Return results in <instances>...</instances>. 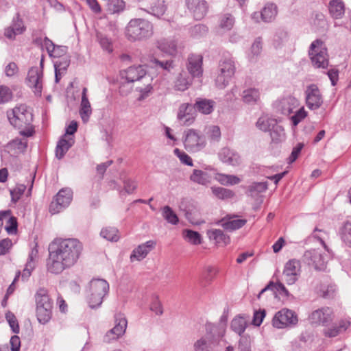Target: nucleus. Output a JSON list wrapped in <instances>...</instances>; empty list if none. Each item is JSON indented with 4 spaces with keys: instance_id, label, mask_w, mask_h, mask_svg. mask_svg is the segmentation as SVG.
I'll return each instance as SVG.
<instances>
[{
    "instance_id": "obj_30",
    "label": "nucleus",
    "mask_w": 351,
    "mask_h": 351,
    "mask_svg": "<svg viewBox=\"0 0 351 351\" xmlns=\"http://www.w3.org/2000/svg\"><path fill=\"white\" fill-rule=\"evenodd\" d=\"M193 77L189 76L186 71H182L175 79L174 89L178 91H184L187 90L192 84Z\"/></svg>"
},
{
    "instance_id": "obj_5",
    "label": "nucleus",
    "mask_w": 351,
    "mask_h": 351,
    "mask_svg": "<svg viewBox=\"0 0 351 351\" xmlns=\"http://www.w3.org/2000/svg\"><path fill=\"white\" fill-rule=\"evenodd\" d=\"M236 71L235 62L232 57H223L219 63V73L216 77V85L224 88L232 80Z\"/></svg>"
},
{
    "instance_id": "obj_36",
    "label": "nucleus",
    "mask_w": 351,
    "mask_h": 351,
    "mask_svg": "<svg viewBox=\"0 0 351 351\" xmlns=\"http://www.w3.org/2000/svg\"><path fill=\"white\" fill-rule=\"evenodd\" d=\"M243 101L247 104L253 105L257 103L260 99L259 90L255 88L245 89L242 93Z\"/></svg>"
},
{
    "instance_id": "obj_39",
    "label": "nucleus",
    "mask_w": 351,
    "mask_h": 351,
    "mask_svg": "<svg viewBox=\"0 0 351 351\" xmlns=\"http://www.w3.org/2000/svg\"><path fill=\"white\" fill-rule=\"evenodd\" d=\"M246 222L245 219H237L234 216L229 217L226 221L223 220L222 226L225 230L233 231L243 227Z\"/></svg>"
},
{
    "instance_id": "obj_44",
    "label": "nucleus",
    "mask_w": 351,
    "mask_h": 351,
    "mask_svg": "<svg viewBox=\"0 0 351 351\" xmlns=\"http://www.w3.org/2000/svg\"><path fill=\"white\" fill-rule=\"evenodd\" d=\"M100 235L103 239H106L108 241H118L120 239L119 231L114 227L102 229L100 232Z\"/></svg>"
},
{
    "instance_id": "obj_50",
    "label": "nucleus",
    "mask_w": 351,
    "mask_h": 351,
    "mask_svg": "<svg viewBox=\"0 0 351 351\" xmlns=\"http://www.w3.org/2000/svg\"><path fill=\"white\" fill-rule=\"evenodd\" d=\"M234 23V17L230 14H226L221 17L219 26L224 30H230L232 28Z\"/></svg>"
},
{
    "instance_id": "obj_3",
    "label": "nucleus",
    "mask_w": 351,
    "mask_h": 351,
    "mask_svg": "<svg viewBox=\"0 0 351 351\" xmlns=\"http://www.w3.org/2000/svg\"><path fill=\"white\" fill-rule=\"evenodd\" d=\"M153 34V24L145 19H132L125 27V36L130 41L147 40L151 38Z\"/></svg>"
},
{
    "instance_id": "obj_41",
    "label": "nucleus",
    "mask_w": 351,
    "mask_h": 351,
    "mask_svg": "<svg viewBox=\"0 0 351 351\" xmlns=\"http://www.w3.org/2000/svg\"><path fill=\"white\" fill-rule=\"evenodd\" d=\"M270 132L271 138L273 143H278L285 139V130L282 126L276 123L275 127H272Z\"/></svg>"
},
{
    "instance_id": "obj_34",
    "label": "nucleus",
    "mask_w": 351,
    "mask_h": 351,
    "mask_svg": "<svg viewBox=\"0 0 351 351\" xmlns=\"http://www.w3.org/2000/svg\"><path fill=\"white\" fill-rule=\"evenodd\" d=\"M350 323L347 320H341L338 324L332 326L325 331V335L329 337H335L345 332L350 326Z\"/></svg>"
},
{
    "instance_id": "obj_12",
    "label": "nucleus",
    "mask_w": 351,
    "mask_h": 351,
    "mask_svg": "<svg viewBox=\"0 0 351 351\" xmlns=\"http://www.w3.org/2000/svg\"><path fill=\"white\" fill-rule=\"evenodd\" d=\"M115 326L108 330L104 337V341L110 343L117 340L125 332L128 322L125 317L121 313L114 316Z\"/></svg>"
},
{
    "instance_id": "obj_40",
    "label": "nucleus",
    "mask_w": 351,
    "mask_h": 351,
    "mask_svg": "<svg viewBox=\"0 0 351 351\" xmlns=\"http://www.w3.org/2000/svg\"><path fill=\"white\" fill-rule=\"evenodd\" d=\"M277 14V7L274 3L267 4L261 12L262 20L265 23L273 21Z\"/></svg>"
},
{
    "instance_id": "obj_2",
    "label": "nucleus",
    "mask_w": 351,
    "mask_h": 351,
    "mask_svg": "<svg viewBox=\"0 0 351 351\" xmlns=\"http://www.w3.org/2000/svg\"><path fill=\"white\" fill-rule=\"evenodd\" d=\"M10 123L20 130V134L26 137L33 135L32 127L33 114L25 105H20L7 112Z\"/></svg>"
},
{
    "instance_id": "obj_35",
    "label": "nucleus",
    "mask_w": 351,
    "mask_h": 351,
    "mask_svg": "<svg viewBox=\"0 0 351 351\" xmlns=\"http://www.w3.org/2000/svg\"><path fill=\"white\" fill-rule=\"evenodd\" d=\"M104 6L108 14H119L125 10V3L123 0H108L104 2Z\"/></svg>"
},
{
    "instance_id": "obj_61",
    "label": "nucleus",
    "mask_w": 351,
    "mask_h": 351,
    "mask_svg": "<svg viewBox=\"0 0 351 351\" xmlns=\"http://www.w3.org/2000/svg\"><path fill=\"white\" fill-rule=\"evenodd\" d=\"M209 138L211 141L218 142L221 138V130L217 125H211L208 128Z\"/></svg>"
},
{
    "instance_id": "obj_63",
    "label": "nucleus",
    "mask_w": 351,
    "mask_h": 351,
    "mask_svg": "<svg viewBox=\"0 0 351 351\" xmlns=\"http://www.w3.org/2000/svg\"><path fill=\"white\" fill-rule=\"evenodd\" d=\"M150 309L154 312L156 315H162L163 313L162 306L161 302L158 298L154 299L150 305Z\"/></svg>"
},
{
    "instance_id": "obj_19",
    "label": "nucleus",
    "mask_w": 351,
    "mask_h": 351,
    "mask_svg": "<svg viewBox=\"0 0 351 351\" xmlns=\"http://www.w3.org/2000/svg\"><path fill=\"white\" fill-rule=\"evenodd\" d=\"M31 250L28 255L27 261L22 273V278L26 280L32 274V271L34 269L36 263L38 261V243H34L30 246Z\"/></svg>"
},
{
    "instance_id": "obj_49",
    "label": "nucleus",
    "mask_w": 351,
    "mask_h": 351,
    "mask_svg": "<svg viewBox=\"0 0 351 351\" xmlns=\"http://www.w3.org/2000/svg\"><path fill=\"white\" fill-rule=\"evenodd\" d=\"M219 182L223 185H233L239 184L241 182L240 178L234 175L219 174Z\"/></svg>"
},
{
    "instance_id": "obj_8",
    "label": "nucleus",
    "mask_w": 351,
    "mask_h": 351,
    "mask_svg": "<svg viewBox=\"0 0 351 351\" xmlns=\"http://www.w3.org/2000/svg\"><path fill=\"white\" fill-rule=\"evenodd\" d=\"M308 55L315 67L322 69L328 67L329 61L327 49L321 40L317 39L311 44Z\"/></svg>"
},
{
    "instance_id": "obj_15",
    "label": "nucleus",
    "mask_w": 351,
    "mask_h": 351,
    "mask_svg": "<svg viewBox=\"0 0 351 351\" xmlns=\"http://www.w3.org/2000/svg\"><path fill=\"white\" fill-rule=\"evenodd\" d=\"M309 319L312 324L326 326L333 319V311L327 306L322 307L313 311Z\"/></svg>"
},
{
    "instance_id": "obj_26",
    "label": "nucleus",
    "mask_w": 351,
    "mask_h": 351,
    "mask_svg": "<svg viewBox=\"0 0 351 351\" xmlns=\"http://www.w3.org/2000/svg\"><path fill=\"white\" fill-rule=\"evenodd\" d=\"M177 40L173 38H162L156 41L157 48L170 56L177 53Z\"/></svg>"
},
{
    "instance_id": "obj_52",
    "label": "nucleus",
    "mask_w": 351,
    "mask_h": 351,
    "mask_svg": "<svg viewBox=\"0 0 351 351\" xmlns=\"http://www.w3.org/2000/svg\"><path fill=\"white\" fill-rule=\"evenodd\" d=\"M335 291V285H321L318 294L324 298H330L333 296Z\"/></svg>"
},
{
    "instance_id": "obj_33",
    "label": "nucleus",
    "mask_w": 351,
    "mask_h": 351,
    "mask_svg": "<svg viewBox=\"0 0 351 351\" xmlns=\"http://www.w3.org/2000/svg\"><path fill=\"white\" fill-rule=\"evenodd\" d=\"M330 16L335 19H341L345 13V5L341 0H331L328 4Z\"/></svg>"
},
{
    "instance_id": "obj_23",
    "label": "nucleus",
    "mask_w": 351,
    "mask_h": 351,
    "mask_svg": "<svg viewBox=\"0 0 351 351\" xmlns=\"http://www.w3.org/2000/svg\"><path fill=\"white\" fill-rule=\"evenodd\" d=\"M304 261L317 270L324 268V258L320 252L317 250H307L304 254Z\"/></svg>"
},
{
    "instance_id": "obj_11",
    "label": "nucleus",
    "mask_w": 351,
    "mask_h": 351,
    "mask_svg": "<svg viewBox=\"0 0 351 351\" xmlns=\"http://www.w3.org/2000/svg\"><path fill=\"white\" fill-rule=\"evenodd\" d=\"M73 197V191L69 188L62 189L57 193L55 199L51 202L49 211L51 214L60 213L62 209L67 207Z\"/></svg>"
},
{
    "instance_id": "obj_29",
    "label": "nucleus",
    "mask_w": 351,
    "mask_h": 351,
    "mask_svg": "<svg viewBox=\"0 0 351 351\" xmlns=\"http://www.w3.org/2000/svg\"><path fill=\"white\" fill-rule=\"evenodd\" d=\"M215 102L213 100L198 97L193 104L195 114L199 112L204 114H209L214 110Z\"/></svg>"
},
{
    "instance_id": "obj_42",
    "label": "nucleus",
    "mask_w": 351,
    "mask_h": 351,
    "mask_svg": "<svg viewBox=\"0 0 351 351\" xmlns=\"http://www.w3.org/2000/svg\"><path fill=\"white\" fill-rule=\"evenodd\" d=\"M52 308H36V317L39 323L45 324L49 322L52 316Z\"/></svg>"
},
{
    "instance_id": "obj_18",
    "label": "nucleus",
    "mask_w": 351,
    "mask_h": 351,
    "mask_svg": "<svg viewBox=\"0 0 351 351\" xmlns=\"http://www.w3.org/2000/svg\"><path fill=\"white\" fill-rule=\"evenodd\" d=\"M177 118L182 125H189L193 123L195 118L193 105L189 103L182 104L179 107Z\"/></svg>"
},
{
    "instance_id": "obj_20",
    "label": "nucleus",
    "mask_w": 351,
    "mask_h": 351,
    "mask_svg": "<svg viewBox=\"0 0 351 351\" xmlns=\"http://www.w3.org/2000/svg\"><path fill=\"white\" fill-rule=\"evenodd\" d=\"M202 60L203 58L201 55L191 54L189 56L186 69L189 73L193 78L199 77L202 75Z\"/></svg>"
},
{
    "instance_id": "obj_46",
    "label": "nucleus",
    "mask_w": 351,
    "mask_h": 351,
    "mask_svg": "<svg viewBox=\"0 0 351 351\" xmlns=\"http://www.w3.org/2000/svg\"><path fill=\"white\" fill-rule=\"evenodd\" d=\"M267 290H276L278 291L280 293H284L285 295L287 296L289 295V292L285 285L282 283H276L274 284L272 282H270L264 289H263L259 294L258 295V298L260 299L261 295Z\"/></svg>"
},
{
    "instance_id": "obj_38",
    "label": "nucleus",
    "mask_w": 351,
    "mask_h": 351,
    "mask_svg": "<svg viewBox=\"0 0 351 351\" xmlns=\"http://www.w3.org/2000/svg\"><path fill=\"white\" fill-rule=\"evenodd\" d=\"M74 143V141L73 138H69L68 140L62 138L58 142L56 149V156L58 159H61L64 157V154L68 152L69 148Z\"/></svg>"
},
{
    "instance_id": "obj_54",
    "label": "nucleus",
    "mask_w": 351,
    "mask_h": 351,
    "mask_svg": "<svg viewBox=\"0 0 351 351\" xmlns=\"http://www.w3.org/2000/svg\"><path fill=\"white\" fill-rule=\"evenodd\" d=\"M208 32V28L203 24H197L191 29V34L194 38H199L205 35Z\"/></svg>"
},
{
    "instance_id": "obj_37",
    "label": "nucleus",
    "mask_w": 351,
    "mask_h": 351,
    "mask_svg": "<svg viewBox=\"0 0 351 351\" xmlns=\"http://www.w3.org/2000/svg\"><path fill=\"white\" fill-rule=\"evenodd\" d=\"M276 122L277 120L276 119L264 115L258 118L256 123V126L263 132H269L272 127H275Z\"/></svg>"
},
{
    "instance_id": "obj_16",
    "label": "nucleus",
    "mask_w": 351,
    "mask_h": 351,
    "mask_svg": "<svg viewBox=\"0 0 351 351\" xmlns=\"http://www.w3.org/2000/svg\"><path fill=\"white\" fill-rule=\"evenodd\" d=\"M185 4L195 20L202 19L208 12V5L205 0H185Z\"/></svg>"
},
{
    "instance_id": "obj_21",
    "label": "nucleus",
    "mask_w": 351,
    "mask_h": 351,
    "mask_svg": "<svg viewBox=\"0 0 351 351\" xmlns=\"http://www.w3.org/2000/svg\"><path fill=\"white\" fill-rule=\"evenodd\" d=\"M300 263L299 261L292 259L289 261L285 265L283 276L285 281L289 285H293L297 280L299 274Z\"/></svg>"
},
{
    "instance_id": "obj_58",
    "label": "nucleus",
    "mask_w": 351,
    "mask_h": 351,
    "mask_svg": "<svg viewBox=\"0 0 351 351\" xmlns=\"http://www.w3.org/2000/svg\"><path fill=\"white\" fill-rule=\"evenodd\" d=\"M18 223L16 218L14 217H9L5 229L10 234H15L17 231Z\"/></svg>"
},
{
    "instance_id": "obj_6",
    "label": "nucleus",
    "mask_w": 351,
    "mask_h": 351,
    "mask_svg": "<svg viewBox=\"0 0 351 351\" xmlns=\"http://www.w3.org/2000/svg\"><path fill=\"white\" fill-rule=\"evenodd\" d=\"M120 76L121 79L124 80V82H121L119 87V93L123 95H126L130 92V90L126 92L124 90L125 83L129 84L141 80H149V76L147 75V71L143 65H134L122 70L120 72Z\"/></svg>"
},
{
    "instance_id": "obj_13",
    "label": "nucleus",
    "mask_w": 351,
    "mask_h": 351,
    "mask_svg": "<svg viewBox=\"0 0 351 351\" xmlns=\"http://www.w3.org/2000/svg\"><path fill=\"white\" fill-rule=\"evenodd\" d=\"M43 72L42 69L38 66L32 67L26 78L27 84L30 87L37 97H40L43 90Z\"/></svg>"
},
{
    "instance_id": "obj_32",
    "label": "nucleus",
    "mask_w": 351,
    "mask_h": 351,
    "mask_svg": "<svg viewBox=\"0 0 351 351\" xmlns=\"http://www.w3.org/2000/svg\"><path fill=\"white\" fill-rule=\"evenodd\" d=\"M36 308L53 307V302L48 291L44 288L39 289L35 294Z\"/></svg>"
},
{
    "instance_id": "obj_9",
    "label": "nucleus",
    "mask_w": 351,
    "mask_h": 351,
    "mask_svg": "<svg viewBox=\"0 0 351 351\" xmlns=\"http://www.w3.org/2000/svg\"><path fill=\"white\" fill-rule=\"evenodd\" d=\"M184 147L190 152H198L206 146V137L204 134L193 129L186 132Z\"/></svg>"
},
{
    "instance_id": "obj_47",
    "label": "nucleus",
    "mask_w": 351,
    "mask_h": 351,
    "mask_svg": "<svg viewBox=\"0 0 351 351\" xmlns=\"http://www.w3.org/2000/svg\"><path fill=\"white\" fill-rule=\"evenodd\" d=\"M212 192L217 198L221 199H230L234 195L232 191L223 187H212Z\"/></svg>"
},
{
    "instance_id": "obj_4",
    "label": "nucleus",
    "mask_w": 351,
    "mask_h": 351,
    "mask_svg": "<svg viewBox=\"0 0 351 351\" xmlns=\"http://www.w3.org/2000/svg\"><path fill=\"white\" fill-rule=\"evenodd\" d=\"M90 294L88 297V303L91 308L101 306L104 297L108 293L109 284L101 278H94L90 283Z\"/></svg>"
},
{
    "instance_id": "obj_31",
    "label": "nucleus",
    "mask_w": 351,
    "mask_h": 351,
    "mask_svg": "<svg viewBox=\"0 0 351 351\" xmlns=\"http://www.w3.org/2000/svg\"><path fill=\"white\" fill-rule=\"evenodd\" d=\"M87 88L84 87L82 93V100L80 108V114L84 123L88 122L92 114V108L87 97Z\"/></svg>"
},
{
    "instance_id": "obj_1",
    "label": "nucleus",
    "mask_w": 351,
    "mask_h": 351,
    "mask_svg": "<svg viewBox=\"0 0 351 351\" xmlns=\"http://www.w3.org/2000/svg\"><path fill=\"white\" fill-rule=\"evenodd\" d=\"M82 248V243H50L47 271L57 275L72 267L77 263Z\"/></svg>"
},
{
    "instance_id": "obj_22",
    "label": "nucleus",
    "mask_w": 351,
    "mask_h": 351,
    "mask_svg": "<svg viewBox=\"0 0 351 351\" xmlns=\"http://www.w3.org/2000/svg\"><path fill=\"white\" fill-rule=\"evenodd\" d=\"M149 65L151 68L160 72L169 73L173 69L174 61L171 59H164L162 56H153L150 57Z\"/></svg>"
},
{
    "instance_id": "obj_28",
    "label": "nucleus",
    "mask_w": 351,
    "mask_h": 351,
    "mask_svg": "<svg viewBox=\"0 0 351 351\" xmlns=\"http://www.w3.org/2000/svg\"><path fill=\"white\" fill-rule=\"evenodd\" d=\"M44 45L49 56L51 58H60L67 53V47L55 45L47 37L44 38Z\"/></svg>"
},
{
    "instance_id": "obj_7",
    "label": "nucleus",
    "mask_w": 351,
    "mask_h": 351,
    "mask_svg": "<svg viewBox=\"0 0 351 351\" xmlns=\"http://www.w3.org/2000/svg\"><path fill=\"white\" fill-rule=\"evenodd\" d=\"M217 326L212 324H206V334L197 339L193 343L194 351H213L218 345L219 337H216Z\"/></svg>"
},
{
    "instance_id": "obj_48",
    "label": "nucleus",
    "mask_w": 351,
    "mask_h": 351,
    "mask_svg": "<svg viewBox=\"0 0 351 351\" xmlns=\"http://www.w3.org/2000/svg\"><path fill=\"white\" fill-rule=\"evenodd\" d=\"M190 178L193 182L202 185L208 182L207 173L202 170L194 169Z\"/></svg>"
},
{
    "instance_id": "obj_14",
    "label": "nucleus",
    "mask_w": 351,
    "mask_h": 351,
    "mask_svg": "<svg viewBox=\"0 0 351 351\" xmlns=\"http://www.w3.org/2000/svg\"><path fill=\"white\" fill-rule=\"evenodd\" d=\"M305 95L306 106L309 109L317 110L323 104L322 95L316 84H312L308 86Z\"/></svg>"
},
{
    "instance_id": "obj_51",
    "label": "nucleus",
    "mask_w": 351,
    "mask_h": 351,
    "mask_svg": "<svg viewBox=\"0 0 351 351\" xmlns=\"http://www.w3.org/2000/svg\"><path fill=\"white\" fill-rule=\"evenodd\" d=\"M26 189L24 184H19L14 189L10 190L11 200L13 203H16L21 198Z\"/></svg>"
},
{
    "instance_id": "obj_27",
    "label": "nucleus",
    "mask_w": 351,
    "mask_h": 351,
    "mask_svg": "<svg viewBox=\"0 0 351 351\" xmlns=\"http://www.w3.org/2000/svg\"><path fill=\"white\" fill-rule=\"evenodd\" d=\"M155 243H145L140 244L134 248L130 255V261H140L144 259L147 254L155 247Z\"/></svg>"
},
{
    "instance_id": "obj_60",
    "label": "nucleus",
    "mask_w": 351,
    "mask_h": 351,
    "mask_svg": "<svg viewBox=\"0 0 351 351\" xmlns=\"http://www.w3.org/2000/svg\"><path fill=\"white\" fill-rule=\"evenodd\" d=\"M173 152L175 155L180 158L182 163L188 166H193L191 158L185 152L180 151L178 148H176Z\"/></svg>"
},
{
    "instance_id": "obj_25",
    "label": "nucleus",
    "mask_w": 351,
    "mask_h": 351,
    "mask_svg": "<svg viewBox=\"0 0 351 351\" xmlns=\"http://www.w3.org/2000/svg\"><path fill=\"white\" fill-rule=\"evenodd\" d=\"M142 10L145 12L160 19L166 12L167 5L165 3V0H152L147 8H142Z\"/></svg>"
},
{
    "instance_id": "obj_45",
    "label": "nucleus",
    "mask_w": 351,
    "mask_h": 351,
    "mask_svg": "<svg viewBox=\"0 0 351 351\" xmlns=\"http://www.w3.org/2000/svg\"><path fill=\"white\" fill-rule=\"evenodd\" d=\"M162 215L163 218L169 223L176 225L179 222V219L176 213L169 206H165L162 208Z\"/></svg>"
},
{
    "instance_id": "obj_43",
    "label": "nucleus",
    "mask_w": 351,
    "mask_h": 351,
    "mask_svg": "<svg viewBox=\"0 0 351 351\" xmlns=\"http://www.w3.org/2000/svg\"><path fill=\"white\" fill-rule=\"evenodd\" d=\"M246 327L247 322L241 316L235 317L231 322V328L239 335L244 332Z\"/></svg>"
},
{
    "instance_id": "obj_59",
    "label": "nucleus",
    "mask_w": 351,
    "mask_h": 351,
    "mask_svg": "<svg viewBox=\"0 0 351 351\" xmlns=\"http://www.w3.org/2000/svg\"><path fill=\"white\" fill-rule=\"evenodd\" d=\"M12 91L5 86H0V104H4L12 99Z\"/></svg>"
},
{
    "instance_id": "obj_64",
    "label": "nucleus",
    "mask_w": 351,
    "mask_h": 351,
    "mask_svg": "<svg viewBox=\"0 0 351 351\" xmlns=\"http://www.w3.org/2000/svg\"><path fill=\"white\" fill-rule=\"evenodd\" d=\"M265 317V311L260 310L258 311H255L254 313L252 323L254 326H259Z\"/></svg>"
},
{
    "instance_id": "obj_56",
    "label": "nucleus",
    "mask_w": 351,
    "mask_h": 351,
    "mask_svg": "<svg viewBox=\"0 0 351 351\" xmlns=\"http://www.w3.org/2000/svg\"><path fill=\"white\" fill-rule=\"evenodd\" d=\"M307 116V112L304 110V107L298 110L295 114L291 117V120L294 126H296L299 123Z\"/></svg>"
},
{
    "instance_id": "obj_55",
    "label": "nucleus",
    "mask_w": 351,
    "mask_h": 351,
    "mask_svg": "<svg viewBox=\"0 0 351 351\" xmlns=\"http://www.w3.org/2000/svg\"><path fill=\"white\" fill-rule=\"evenodd\" d=\"M208 237L210 240H215L216 241H225L226 236L223 230L219 229H213L208 232Z\"/></svg>"
},
{
    "instance_id": "obj_17",
    "label": "nucleus",
    "mask_w": 351,
    "mask_h": 351,
    "mask_svg": "<svg viewBox=\"0 0 351 351\" xmlns=\"http://www.w3.org/2000/svg\"><path fill=\"white\" fill-rule=\"evenodd\" d=\"M299 106V101L291 96L284 97L275 104L277 112L289 116L293 112V110Z\"/></svg>"
},
{
    "instance_id": "obj_53",
    "label": "nucleus",
    "mask_w": 351,
    "mask_h": 351,
    "mask_svg": "<svg viewBox=\"0 0 351 351\" xmlns=\"http://www.w3.org/2000/svg\"><path fill=\"white\" fill-rule=\"evenodd\" d=\"M252 340L250 336H241L239 341L238 349L239 351H252Z\"/></svg>"
},
{
    "instance_id": "obj_57",
    "label": "nucleus",
    "mask_w": 351,
    "mask_h": 351,
    "mask_svg": "<svg viewBox=\"0 0 351 351\" xmlns=\"http://www.w3.org/2000/svg\"><path fill=\"white\" fill-rule=\"evenodd\" d=\"M5 318L9 323V325L13 332L16 334L19 333L20 328L15 315L13 313L8 312L5 314Z\"/></svg>"
},
{
    "instance_id": "obj_62",
    "label": "nucleus",
    "mask_w": 351,
    "mask_h": 351,
    "mask_svg": "<svg viewBox=\"0 0 351 351\" xmlns=\"http://www.w3.org/2000/svg\"><path fill=\"white\" fill-rule=\"evenodd\" d=\"M304 147V144L299 143L295 147H293L291 154L289 158V163H292L298 158L301 150Z\"/></svg>"
},
{
    "instance_id": "obj_10",
    "label": "nucleus",
    "mask_w": 351,
    "mask_h": 351,
    "mask_svg": "<svg viewBox=\"0 0 351 351\" xmlns=\"http://www.w3.org/2000/svg\"><path fill=\"white\" fill-rule=\"evenodd\" d=\"M298 322V319L295 313L288 308H282L278 311L272 319L273 326L277 328L295 326Z\"/></svg>"
},
{
    "instance_id": "obj_24",
    "label": "nucleus",
    "mask_w": 351,
    "mask_h": 351,
    "mask_svg": "<svg viewBox=\"0 0 351 351\" xmlns=\"http://www.w3.org/2000/svg\"><path fill=\"white\" fill-rule=\"evenodd\" d=\"M219 158L221 162L232 166H237L241 164L240 156L235 151L228 147H223L219 153Z\"/></svg>"
}]
</instances>
